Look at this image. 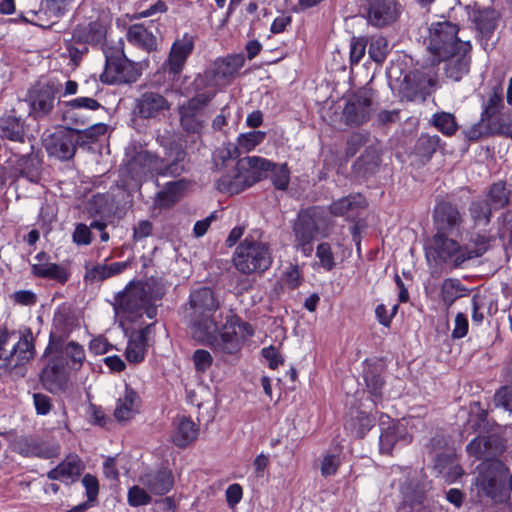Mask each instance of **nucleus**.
Masks as SVG:
<instances>
[{
  "label": "nucleus",
  "mask_w": 512,
  "mask_h": 512,
  "mask_svg": "<svg viewBox=\"0 0 512 512\" xmlns=\"http://www.w3.org/2000/svg\"><path fill=\"white\" fill-rule=\"evenodd\" d=\"M204 333L205 335H196L194 339L201 344L208 345L215 353L226 358L239 354L243 342L253 335V329L248 323L241 321L238 316L231 314L226 316L221 330H219V321H217L214 328Z\"/></svg>",
  "instance_id": "nucleus-1"
},
{
  "label": "nucleus",
  "mask_w": 512,
  "mask_h": 512,
  "mask_svg": "<svg viewBox=\"0 0 512 512\" xmlns=\"http://www.w3.org/2000/svg\"><path fill=\"white\" fill-rule=\"evenodd\" d=\"M220 307L219 296L212 288L203 286L191 290L184 315L193 338L198 334L205 335L204 332L215 327Z\"/></svg>",
  "instance_id": "nucleus-2"
},
{
  "label": "nucleus",
  "mask_w": 512,
  "mask_h": 512,
  "mask_svg": "<svg viewBox=\"0 0 512 512\" xmlns=\"http://www.w3.org/2000/svg\"><path fill=\"white\" fill-rule=\"evenodd\" d=\"M10 334L6 329H0V376H10L12 379L23 377L26 365L35 356L33 335L30 330L22 334L11 350H7Z\"/></svg>",
  "instance_id": "nucleus-3"
},
{
  "label": "nucleus",
  "mask_w": 512,
  "mask_h": 512,
  "mask_svg": "<svg viewBox=\"0 0 512 512\" xmlns=\"http://www.w3.org/2000/svg\"><path fill=\"white\" fill-rule=\"evenodd\" d=\"M114 309L117 315L136 321L143 314L149 319L157 315V307L151 302L150 287L141 282H131L115 298Z\"/></svg>",
  "instance_id": "nucleus-4"
},
{
  "label": "nucleus",
  "mask_w": 512,
  "mask_h": 512,
  "mask_svg": "<svg viewBox=\"0 0 512 512\" xmlns=\"http://www.w3.org/2000/svg\"><path fill=\"white\" fill-rule=\"evenodd\" d=\"M477 471L474 485L480 496H486L496 502H502L510 496L509 469L501 462L481 463Z\"/></svg>",
  "instance_id": "nucleus-5"
},
{
  "label": "nucleus",
  "mask_w": 512,
  "mask_h": 512,
  "mask_svg": "<svg viewBox=\"0 0 512 512\" xmlns=\"http://www.w3.org/2000/svg\"><path fill=\"white\" fill-rule=\"evenodd\" d=\"M458 32V26L448 20L433 22L426 38L429 52L436 59H447L459 50L470 51V43L462 41Z\"/></svg>",
  "instance_id": "nucleus-6"
},
{
  "label": "nucleus",
  "mask_w": 512,
  "mask_h": 512,
  "mask_svg": "<svg viewBox=\"0 0 512 512\" xmlns=\"http://www.w3.org/2000/svg\"><path fill=\"white\" fill-rule=\"evenodd\" d=\"M426 258L433 267H441L451 271L460 267L469 256L465 254L464 247L457 241L448 238V235L435 234L430 245L426 248Z\"/></svg>",
  "instance_id": "nucleus-7"
},
{
  "label": "nucleus",
  "mask_w": 512,
  "mask_h": 512,
  "mask_svg": "<svg viewBox=\"0 0 512 512\" xmlns=\"http://www.w3.org/2000/svg\"><path fill=\"white\" fill-rule=\"evenodd\" d=\"M272 259L266 244L245 239L235 250L233 263L243 274L263 272L271 265Z\"/></svg>",
  "instance_id": "nucleus-8"
},
{
  "label": "nucleus",
  "mask_w": 512,
  "mask_h": 512,
  "mask_svg": "<svg viewBox=\"0 0 512 512\" xmlns=\"http://www.w3.org/2000/svg\"><path fill=\"white\" fill-rule=\"evenodd\" d=\"M60 89L61 84L52 79L37 82L25 99L29 106V116L36 120L47 117L56 105Z\"/></svg>",
  "instance_id": "nucleus-9"
},
{
  "label": "nucleus",
  "mask_w": 512,
  "mask_h": 512,
  "mask_svg": "<svg viewBox=\"0 0 512 512\" xmlns=\"http://www.w3.org/2000/svg\"><path fill=\"white\" fill-rule=\"evenodd\" d=\"M214 93H198L177 108L180 126L187 134H200L205 127L208 104Z\"/></svg>",
  "instance_id": "nucleus-10"
},
{
  "label": "nucleus",
  "mask_w": 512,
  "mask_h": 512,
  "mask_svg": "<svg viewBox=\"0 0 512 512\" xmlns=\"http://www.w3.org/2000/svg\"><path fill=\"white\" fill-rule=\"evenodd\" d=\"M466 135L469 140L489 136L512 138V110L481 115L480 120L467 130Z\"/></svg>",
  "instance_id": "nucleus-11"
},
{
  "label": "nucleus",
  "mask_w": 512,
  "mask_h": 512,
  "mask_svg": "<svg viewBox=\"0 0 512 512\" xmlns=\"http://www.w3.org/2000/svg\"><path fill=\"white\" fill-rule=\"evenodd\" d=\"M140 75V65L130 61L123 53H118L106 57L101 81L107 84H128L136 82Z\"/></svg>",
  "instance_id": "nucleus-12"
},
{
  "label": "nucleus",
  "mask_w": 512,
  "mask_h": 512,
  "mask_svg": "<svg viewBox=\"0 0 512 512\" xmlns=\"http://www.w3.org/2000/svg\"><path fill=\"white\" fill-rule=\"evenodd\" d=\"M78 128H58L43 138V146L46 152L59 160L71 159L79 142Z\"/></svg>",
  "instance_id": "nucleus-13"
},
{
  "label": "nucleus",
  "mask_w": 512,
  "mask_h": 512,
  "mask_svg": "<svg viewBox=\"0 0 512 512\" xmlns=\"http://www.w3.org/2000/svg\"><path fill=\"white\" fill-rule=\"evenodd\" d=\"M247 159L248 157L240 160L230 173L222 175L218 179L216 185L219 191L228 194H238L261 179L259 171L251 168L247 163Z\"/></svg>",
  "instance_id": "nucleus-14"
},
{
  "label": "nucleus",
  "mask_w": 512,
  "mask_h": 512,
  "mask_svg": "<svg viewBox=\"0 0 512 512\" xmlns=\"http://www.w3.org/2000/svg\"><path fill=\"white\" fill-rule=\"evenodd\" d=\"M245 58L242 54L229 55L216 59L201 78L205 79L207 86H226L231 82L239 69L244 65Z\"/></svg>",
  "instance_id": "nucleus-15"
},
{
  "label": "nucleus",
  "mask_w": 512,
  "mask_h": 512,
  "mask_svg": "<svg viewBox=\"0 0 512 512\" xmlns=\"http://www.w3.org/2000/svg\"><path fill=\"white\" fill-rule=\"evenodd\" d=\"M373 95L371 89L362 88L349 99L343 111V117L347 124L361 125L369 120Z\"/></svg>",
  "instance_id": "nucleus-16"
},
{
  "label": "nucleus",
  "mask_w": 512,
  "mask_h": 512,
  "mask_svg": "<svg viewBox=\"0 0 512 512\" xmlns=\"http://www.w3.org/2000/svg\"><path fill=\"white\" fill-rule=\"evenodd\" d=\"M504 449L505 445L503 439L497 434L478 436L467 446L469 456L487 464L500 462L498 458L503 453Z\"/></svg>",
  "instance_id": "nucleus-17"
},
{
  "label": "nucleus",
  "mask_w": 512,
  "mask_h": 512,
  "mask_svg": "<svg viewBox=\"0 0 512 512\" xmlns=\"http://www.w3.org/2000/svg\"><path fill=\"white\" fill-rule=\"evenodd\" d=\"M107 32L106 16L93 11L87 21L79 23L73 31V40L81 44H98L105 39Z\"/></svg>",
  "instance_id": "nucleus-18"
},
{
  "label": "nucleus",
  "mask_w": 512,
  "mask_h": 512,
  "mask_svg": "<svg viewBox=\"0 0 512 512\" xmlns=\"http://www.w3.org/2000/svg\"><path fill=\"white\" fill-rule=\"evenodd\" d=\"M319 220L318 209L312 208L303 212L299 222L295 224L296 240L305 256L310 255L313 250L312 241L319 229Z\"/></svg>",
  "instance_id": "nucleus-19"
},
{
  "label": "nucleus",
  "mask_w": 512,
  "mask_h": 512,
  "mask_svg": "<svg viewBox=\"0 0 512 512\" xmlns=\"http://www.w3.org/2000/svg\"><path fill=\"white\" fill-rule=\"evenodd\" d=\"M436 234L454 235L459 232L463 219L458 208L449 203L441 202L436 205L433 213Z\"/></svg>",
  "instance_id": "nucleus-20"
},
{
  "label": "nucleus",
  "mask_w": 512,
  "mask_h": 512,
  "mask_svg": "<svg viewBox=\"0 0 512 512\" xmlns=\"http://www.w3.org/2000/svg\"><path fill=\"white\" fill-rule=\"evenodd\" d=\"M171 109V103L160 93L144 92L136 99L134 112L141 118H157Z\"/></svg>",
  "instance_id": "nucleus-21"
},
{
  "label": "nucleus",
  "mask_w": 512,
  "mask_h": 512,
  "mask_svg": "<svg viewBox=\"0 0 512 512\" xmlns=\"http://www.w3.org/2000/svg\"><path fill=\"white\" fill-rule=\"evenodd\" d=\"M380 429V450L383 453H390L398 441H404L405 443L411 441V435L408 433L404 422L393 421L388 416L382 417Z\"/></svg>",
  "instance_id": "nucleus-22"
},
{
  "label": "nucleus",
  "mask_w": 512,
  "mask_h": 512,
  "mask_svg": "<svg viewBox=\"0 0 512 512\" xmlns=\"http://www.w3.org/2000/svg\"><path fill=\"white\" fill-rule=\"evenodd\" d=\"M194 49V38L189 34H184L182 38L176 39L171 47L165 69L174 76L179 75L185 63Z\"/></svg>",
  "instance_id": "nucleus-23"
},
{
  "label": "nucleus",
  "mask_w": 512,
  "mask_h": 512,
  "mask_svg": "<svg viewBox=\"0 0 512 512\" xmlns=\"http://www.w3.org/2000/svg\"><path fill=\"white\" fill-rule=\"evenodd\" d=\"M400 8L396 0H372L368 9V22L383 27L396 21Z\"/></svg>",
  "instance_id": "nucleus-24"
},
{
  "label": "nucleus",
  "mask_w": 512,
  "mask_h": 512,
  "mask_svg": "<svg viewBox=\"0 0 512 512\" xmlns=\"http://www.w3.org/2000/svg\"><path fill=\"white\" fill-rule=\"evenodd\" d=\"M68 370L62 358L51 359L41 373L43 385L51 392L65 389L68 382Z\"/></svg>",
  "instance_id": "nucleus-25"
},
{
  "label": "nucleus",
  "mask_w": 512,
  "mask_h": 512,
  "mask_svg": "<svg viewBox=\"0 0 512 512\" xmlns=\"http://www.w3.org/2000/svg\"><path fill=\"white\" fill-rule=\"evenodd\" d=\"M248 165L259 171V174L263 171L270 172V180L278 191L285 192L288 188V170L286 164L278 165L272 163L264 158L251 156L247 159Z\"/></svg>",
  "instance_id": "nucleus-26"
},
{
  "label": "nucleus",
  "mask_w": 512,
  "mask_h": 512,
  "mask_svg": "<svg viewBox=\"0 0 512 512\" xmlns=\"http://www.w3.org/2000/svg\"><path fill=\"white\" fill-rule=\"evenodd\" d=\"M36 262L32 264V274L39 278H45L64 284L68 281L69 273L67 269L57 263L48 261V256L40 252L35 257Z\"/></svg>",
  "instance_id": "nucleus-27"
},
{
  "label": "nucleus",
  "mask_w": 512,
  "mask_h": 512,
  "mask_svg": "<svg viewBox=\"0 0 512 512\" xmlns=\"http://www.w3.org/2000/svg\"><path fill=\"white\" fill-rule=\"evenodd\" d=\"M139 481L150 493L156 495L166 494L174 483L172 472L167 468L147 472Z\"/></svg>",
  "instance_id": "nucleus-28"
},
{
  "label": "nucleus",
  "mask_w": 512,
  "mask_h": 512,
  "mask_svg": "<svg viewBox=\"0 0 512 512\" xmlns=\"http://www.w3.org/2000/svg\"><path fill=\"white\" fill-rule=\"evenodd\" d=\"M83 470L84 464L81 459L76 454H70L49 471L47 476L51 480L72 483L77 480Z\"/></svg>",
  "instance_id": "nucleus-29"
},
{
  "label": "nucleus",
  "mask_w": 512,
  "mask_h": 512,
  "mask_svg": "<svg viewBox=\"0 0 512 512\" xmlns=\"http://www.w3.org/2000/svg\"><path fill=\"white\" fill-rule=\"evenodd\" d=\"M15 449L24 456L51 458L58 454L59 447L35 438H20L15 442Z\"/></svg>",
  "instance_id": "nucleus-30"
},
{
  "label": "nucleus",
  "mask_w": 512,
  "mask_h": 512,
  "mask_svg": "<svg viewBox=\"0 0 512 512\" xmlns=\"http://www.w3.org/2000/svg\"><path fill=\"white\" fill-rule=\"evenodd\" d=\"M140 402V397L137 392L128 385H125L123 395H121L117 400L114 417L119 422L132 419L138 412Z\"/></svg>",
  "instance_id": "nucleus-31"
},
{
  "label": "nucleus",
  "mask_w": 512,
  "mask_h": 512,
  "mask_svg": "<svg viewBox=\"0 0 512 512\" xmlns=\"http://www.w3.org/2000/svg\"><path fill=\"white\" fill-rule=\"evenodd\" d=\"M151 327L152 324L131 333L126 349V358L129 362L138 363L144 359L147 335L150 333Z\"/></svg>",
  "instance_id": "nucleus-32"
},
{
  "label": "nucleus",
  "mask_w": 512,
  "mask_h": 512,
  "mask_svg": "<svg viewBox=\"0 0 512 512\" xmlns=\"http://www.w3.org/2000/svg\"><path fill=\"white\" fill-rule=\"evenodd\" d=\"M198 431L197 425L190 418L181 416L175 421L173 443L180 448L186 447L197 439Z\"/></svg>",
  "instance_id": "nucleus-33"
},
{
  "label": "nucleus",
  "mask_w": 512,
  "mask_h": 512,
  "mask_svg": "<svg viewBox=\"0 0 512 512\" xmlns=\"http://www.w3.org/2000/svg\"><path fill=\"white\" fill-rule=\"evenodd\" d=\"M468 52L459 50L449 56L447 59H436L437 62L446 61L445 74L448 78L459 81L468 73L470 60Z\"/></svg>",
  "instance_id": "nucleus-34"
},
{
  "label": "nucleus",
  "mask_w": 512,
  "mask_h": 512,
  "mask_svg": "<svg viewBox=\"0 0 512 512\" xmlns=\"http://www.w3.org/2000/svg\"><path fill=\"white\" fill-rule=\"evenodd\" d=\"M128 266V262L97 264L87 269L84 279L90 283L102 282L108 278L121 274L128 268Z\"/></svg>",
  "instance_id": "nucleus-35"
},
{
  "label": "nucleus",
  "mask_w": 512,
  "mask_h": 512,
  "mask_svg": "<svg viewBox=\"0 0 512 512\" xmlns=\"http://www.w3.org/2000/svg\"><path fill=\"white\" fill-rule=\"evenodd\" d=\"M497 14L494 10L479 11L475 16L476 28L481 35V43L485 50L493 45L489 43L496 28Z\"/></svg>",
  "instance_id": "nucleus-36"
},
{
  "label": "nucleus",
  "mask_w": 512,
  "mask_h": 512,
  "mask_svg": "<svg viewBox=\"0 0 512 512\" xmlns=\"http://www.w3.org/2000/svg\"><path fill=\"white\" fill-rule=\"evenodd\" d=\"M365 206V198L361 194H354L333 202L330 209L331 213L336 216L353 217L359 209Z\"/></svg>",
  "instance_id": "nucleus-37"
},
{
  "label": "nucleus",
  "mask_w": 512,
  "mask_h": 512,
  "mask_svg": "<svg viewBox=\"0 0 512 512\" xmlns=\"http://www.w3.org/2000/svg\"><path fill=\"white\" fill-rule=\"evenodd\" d=\"M186 187L187 182L184 179L167 183L165 188L157 194L156 204L160 208L171 207L179 200Z\"/></svg>",
  "instance_id": "nucleus-38"
},
{
  "label": "nucleus",
  "mask_w": 512,
  "mask_h": 512,
  "mask_svg": "<svg viewBox=\"0 0 512 512\" xmlns=\"http://www.w3.org/2000/svg\"><path fill=\"white\" fill-rule=\"evenodd\" d=\"M127 38L129 42L147 51L155 50L157 46L155 36L142 25H132L127 32Z\"/></svg>",
  "instance_id": "nucleus-39"
},
{
  "label": "nucleus",
  "mask_w": 512,
  "mask_h": 512,
  "mask_svg": "<svg viewBox=\"0 0 512 512\" xmlns=\"http://www.w3.org/2000/svg\"><path fill=\"white\" fill-rule=\"evenodd\" d=\"M380 150L376 146H369L355 163V169L359 174L374 173L380 165Z\"/></svg>",
  "instance_id": "nucleus-40"
},
{
  "label": "nucleus",
  "mask_w": 512,
  "mask_h": 512,
  "mask_svg": "<svg viewBox=\"0 0 512 512\" xmlns=\"http://www.w3.org/2000/svg\"><path fill=\"white\" fill-rule=\"evenodd\" d=\"M1 137L15 142H23L24 124L19 118L9 116L0 121Z\"/></svg>",
  "instance_id": "nucleus-41"
},
{
  "label": "nucleus",
  "mask_w": 512,
  "mask_h": 512,
  "mask_svg": "<svg viewBox=\"0 0 512 512\" xmlns=\"http://www.w3.org/2000/svg\"><path fill=\"white\" fill-rule=\"evenodd\" d=\"M466 292V288L458 279L448 278L441 284V297L447 308H449L458 298L465 296Z\"/></svg>",
  "instance_id": "nucleus-42"
},
{
  "label": "nucleus",
  "mask_w": 512,
  "mask_h": 512,
  "mask_svg": "<svg viewBox=\"0 0 512 512\" xmlns=\"http://www.w3.org/2000/svg\"><path fill=\"white\" fill-rule=\"evenodd\" d=\"M509 199L510 192L505 183L500 181L490 187L486 202L492 209L498 210L504 208L509 203Z\"/></svg>",
  "instance_id": "nucleus-43"
},
{
  "label": "nucleus",
  "mask_w": 512,
  "mask_h": 512,
  "mask_svg": "<svg viewBox=\"0 0 512 512\" xmlns=\"http://www.w3.org/2000/svg\"><path fill=\"white\" fill-rule=\"evenodd\" d=\"M68 109L64 112L63 120H76L77 110H97L101 107L100 103L90 97H79L67 103Z\"/></svg>",
  "instance_id": "nucleus-44"
},
{
  "label": "nucleus",
  "mask_w": 512,
  "mask_h": 512,
  "mask_svg": "<svg viewBox=\"0 0 512 512\" xmlns=\"http://www.w3.org/2000/svg\"><path fill=\"white\" fill-rule=\"evenodd\" d=\"M373 425L374 420L370 415L364 412H357V415L348 423V428L355 437L363 438Z\"/></svg>",
  "instance_id": "nucleus-45"
},
{
  "label": "nucleus",
  "mask_w": 512,
  "mask_h": 512,
  "mask_svg": "<svg viewBox=\"0 0 512 512\" xmlns=\"http://www.w3.org/2000/svg\"><path fill=\"white\" fill-rule=\"evenodd\" d=\"M266 138V133L263 131H250L242 133L237 138L238 148L243 153L252 151L256 146L261 144Z\"/></svg>",
  "instance_id": "nucleus-46"
},
{
  "label": "nucleus",
  "mask_w": 512,
  "mask_h": 512,
  "mask_svg": "<svg viewBox=\"0 0 512 512\" xmlns=\"http://www.w3.org/2000/svg\"><path fill=\"white\" fill-rule=\"evenodd\" d=\"M152 156L147 151H141L129 162V169L135 172L131 177L141 179L143 173L152 167Z\"/></svg>",
  "instance_id": "nucleus-47"
},
{
  "label": "nucleus",
  "mask_w": 512,
  "mask_h": 512,
  "mask_svg": "<svg viewBox=\"0 0 512 512\" xmlns=\"http://www.w3.org/2000/svg\"><path fill=\"white\" fill-rule=\"evenodd\" d=\"M67 315L64 312H57L53 319V330L50 334V342L53 345H57L58 342L68 333L71 328L66 323Z\"/></svg>",
  "instance_id": "nucleus-48"
},
{
  "label": "nucleus",
  "mask_w": 512,
  "mask_h": 512,
  "mask_svg": "<svg viewBox=\"0 0 512 512\" xmlns=\"http://www.w3.org/2000/svg\"><path fill=\"white\" fill-rule=\"evenodd\" d=\"M440 138L437 135H421L415 145L416 152L426 158L438 149Z\"/></svg>",
  "instance_id": "nucleus-49"
},
{
  "label": "nucleus",
  "mask_w": 512,
  "mask_h": 512,
  "mask_svg": "<svg viewBox=\"0 0 512 512\" xmlns=\"http://www.w3.org/2000/svg\"><path fill=\"white\" fill-rule=\"evenodd\" d=\"M63 353L68 359H70L71 367L75 369H79L85 360V351L83 346L74 341H70L64 346Z\"/></svg>",
  "instance_id": "nucleus-50"
},
{
  "label": "nucleus",
  "mask_w": 512,
  "mask_h": 512,
  "mask_svg": "<svg viewBox=\"0 0 512 512\" xmlns=\"http://www.w3.org/2000/svg\"><path fill=\"white\" fill-rule=\"evenodd\" d=\"M490 238L486 235H475L471 239V244L473 248H470L468 245L464 247L465 254L469 256V260L472 258L482 256L490 246Z\"/></svg>",
  "instance_id": "nucleus-51"
},
{
  "label": "nucleus",
  "mask_w": 512,
  "mask_h": 512,
  "mask_svg": "<svg viewBox=\"0 0 512 512\" xmlns=\"http://www.w3.org/2000/svg\"><path fill=\"white\" fill-rule=\"evenodd\" d=\"M20 173L31 182H36L40 175V162L36 157L23 158L20 163Z\"/></svg>",
  "instance_id": "nucleus-52"
},
{
  "label": "nucleus",
  "mask_w": 512,
  "mask_h": 512,
  "mask_svg": "<svg viewBox=\"0 0 512 512\" xmlns=\"http://www.w3.org/2000/svg\"><path fill=\"white\" fill-rule=\"evenodd\" d=\"M434 125L444 134L452 135L457 129L455 118L450 113H439L434 115Z\"/></svg>",
  "instance_id": "nucleus-53"
},
{
  "label": "nucleus",
  "mask_w": 512,
  "mask_h": 512,
  "mask_svg": "<svg viewBox=\"0 0 512 512\" xmlns=\"http://www.w3.org/2000/svg\"><path fill=\"white\" fill-rule=\"evenodd\" d=\"M369 55L377 63L385 60L388 52V43L384 37L373 38L369 46Z\"/></svg>",
  "instance_id": "nucleus-54"
},
{
  "label": "nucleus",
  "mask_w": 512,
  "mask_h": 512,
  "mask_svg": "<svg viewBox=\"0 0 512 512\" xmlns=\"http://www.w3.org/2000/svg\"><path fill=\"white\" fill-rule=\"evenodd\" d=\"M492 208L487 202H474L470 206V213L477 224H487L490 220Z\"/></svg>",
  "instance_id": "nucleus-55"
},
{
  "label": "nucleus",
  "mask_w": 512,
  "mask_h": 512,
  "mask_svg": "<svg viewBox=\"0 0 512 512\" xmlns=\"http://www.w3.org/2000/svg\"><path fill=\"white\" fill-rule=\"evenodd\" d=\"M69 0H42V11L50 17L59 18L67 9Z\"/></svg>",
  "instance_id": "nucleus-56"
},
{
  "label": "nucleus",
  "mask_w": 512,
  "mask_h": 512,
  "mask_svg": "<svg viewBox=\"0 0 512 512\" xmlns=\"http://www.w3.org/2000/svg\"><path fill=\"white\" fill-rule=\"evenodd\" d=\"M369 133L368 132H355L352 133L347 139V147L346 154L348 156H354L360 147L368 142Z\"/></svg>",
  "instance_id": "nucleus-57"
},
{
  "label": "nucleus",
  "mask_w": 512,
  "mask_h": 512,
  "mask_svg": "<svg viewBox=\"0 0 512 512\" xmlns=\"http://www.w3.org/2000/svg\"><path fill=\"white\" fill-rule=\"evenodd\" d=\"M193 362L196 371L204 373L211 367L213 358L209 351L198 349L193 354Z\"/></svg>",
  "instance_id": "nucleus-58"
},
{
  "label": "nucleus",
  "mask_w": 512,
  "mask_h": 512,
  "mask_svg": "<svg viewBox=\"0 0 512 512\" xmlns=\"http://www.w3.org/2000/svg\"><path fill=\"white\" fill-rule=\"evenodd\" d=\"M150 500L151 497L144 486H133L128 491V502L131 506L145 505Z\"/></svg>",
  "instance_id": "nucleus-59"
},
{
  "label": "nucleus",
  "mask_w": 512,
  "mask_h": 512,
  "mask_svg": "<svg viewBox=\"0 0 512 512\" xmlns=\"http://www.w3.org/2000/svg\"><path fill=\"white\" fill-rule=\"evenodd\" d=\"M316 255L324 269L331 270L335 266L333 253L328 243L319 244L317 247Z\"/></svg>",
  "instance_id": "nucleus-60"
},
{
  "label": "nucleus",
  "mask_w": 512,
  "mask_h": 512,
  "mask_svg": "<svg viewBox=\"0 0 512 512\" xmlns=\"http://www.w3.org/2000/svg\"><path fill=\"white\" fill-rule=\"evenodd\" d=\"M487 417V412L480 408L479 404L475 403L471 407V418L469 419V423L474 431H481L485 428V421Z\"/></svg>",
  "instance_id": "nucleus-61"
},
{
  "label": "nucleus",
  "mask_w": 512,
  "mask_h": 512,
  "mask_svg": "<svg viewBox=\"0 0 512 512\" xmlns=\"http://www.w3.org/2000/svg\"><path fill=\"white\" fill-rule=\"evenodd\" d=\"M340 457L334 454L325 455L322 458L320 469L323 476L334 475L340 465Z\"/></svg>",
  "instance_id": "nucleus-62"
},
{
  "label": "nucleus",
  "mask_w": 512,
  "mask_h": 512,
  "mask_svg": "<svg viewBox=\"0 0 512 512\" xmlns=\"http://www.w3.org/2000/svg\"><path fill=\"white\" fill-rule=\"evenodd\" d=\"M494 402L496 406L512 411V388L502 387L499 389L494 396Z\"/></svg>",
  "instance_id": "nucleus-63"
},
{
  "label": "nucleus",
  "mask_w": 512,
  "mask_h": 512,
  "mask_svg": "<svg viewBox=\"0 0 512 512\" xmlns=\"http://www.w3.org/2000/svg\"><path fill=\"white\" fill-rule=\"evenodd\" d=\"M366 41L362 38H352L350 43V60L352 64L358 63L364 56Z\"/></svg>",
  "instance_id": "nucleus-64"
}]
</instances>
